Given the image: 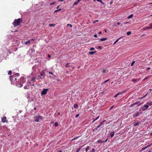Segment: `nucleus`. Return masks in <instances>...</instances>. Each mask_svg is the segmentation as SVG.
Masks as SVG:
<instances>
[{
    "mask_svg": "<svg viewBox=\"0 0 152 152\" xmlns=\"http://www.w3.org/2000/svg\"><path fill=\"white\" fill-rule=\"evenodd\" d=\"M25 81L26 80L24 77H21L18 80L16 86L18 87H21L23 86V84L25 83Z\"/></svg>",
    "mask_w": 152,
    "mask_h": 152,
    "instance_id": "nucleus-1",
    "label": "nucleus"
},
{
    "mask_svg": "<svg viewBox=\"0 0 152 152\" xmlns=\"http://www.w3.org/2000/svg\"><path fill=\"white\" fill-rule=\"evenodd\" d=\"M22 22V18H19L18 19H16L14 20L13 24L14 27H16L20 25V23Z\"/></svg>",
    "mask_w": 152,
    "mask_h": 152,
    "instance_id": "nucleus-2",
    "label": "nucleus"
},
{
    "mask_svg": "<svg viewBox=\"0 0 152 152\" xmlns=\"http://www.w3.org/2000/svg\"><path fill=\"white\" fill-rule=\"evenodd\" d=\"M16 75L10 76V81L13 84L16 85L17 82V78H16Z\"/></svg>",
    "mask_w": 152,
    "mask_h": 152,
    "instance_id": "nucleus-3",
    "label": "nucleus"
},
{
    "mask_svg": "<svg viewBox=\"0 0 152 152\" xmlns=\"http://www.w3.org/2000/svg\"><path fill=\"white\" fill-rule=\"evenodd\" d=\"M34 121L37 122L40 121L43 119V117L39 115H37L34 117Z\"/></svg>",
    "mask_w": 152,
    "mask_h": 152,
    "instance_id": "nucleus-4",
    "label": "nucleus"
},
{
    "mask_svg": "<svg viewBox=\"0 0 152 152\" xmlns=\"http://www.w3.org/2000/svg\"><path fill=\"white\" fill-rule=\"evenodd\" d=\"M40 75L41 76L40 77V78L42 79L45 77V73L43 71H42L40 73Z\"/></svg>",
    "mask_w": 152,
    "mask_h": 152,
    "instance_id": "nucleus-5",
    "label": "nucleus"
},
{
    "mask_svg": "<svg viewBox=\"0 0 152 152\" xmlns=\"http://www.w3.org/2000/svg\"><path fill=\"white\" fill-rule=\"evenodd\" d=\"M48 91V89H44L41 93L42 95H45L46 94L47 91Z\"/></svg>",
    "mask_w": 152,
    "mask_h": 152,
    "instance_id": "nucleus-6",
    "label": "nucleus"
},
{
    "mask_svg": "<svg viewBox=\"0 0 152 152\" xmlns=\"http://www.w3.org/2000/svg\"><path fill=\"white\" fill-rule=\"evenodd\" d=\"M149 107V106H148V105L145 104L142 107V110L144 111L146 110Z\"/></svg>",
    "mask_w": 152,
    "mask_h": 152,
    "instance_id": "nucleus-7",
    "label": "nucleus"
},
{
    "mask_svg": "<svg viewBox=\"0 0 152 152\" xmlns=\"http://www.w3.org/2000/svg\"><path fill=\"white\" fill-rule=\"evenodd\" d=\"M3 123H5L7 121V118L6 117H4L1 119Z\"/></svg>",
    "mask_w": 152,
    "mask_h": 152,
    "instance_id": "nucleus-8",
    "label": "nucleus"
},
{
    "mask_svg": "<svg viewBox=\"0 0 152 152\" xmlns=\"http://www.w3.org/2000/svg\"><path fill=\"white\" fill-rule=\"evenodd\" d=\"M152 145V143L146 146H145L143 148H142V150H145V149H147L148 147H149L150 146H151Z\"/></svg>",
    "mask_w": 152,
    "mask_h": 152,
    "instance_id": "nucleus-9",
    "label": "nucleus"
},
{
    "mask_svg": "<svg viewBox=\"0 0 152 152\" xmlns=\"http://www.w3.org/2000/svg\"><path fill=\"white\" fill-rule=\"evenodd\" d=\"M141 113H140L139 112H137V113L133 115V117H137L139 115L141 114Z\"/></svg>",
    "mask_w": 152,
    "mask_h": 152,
    "instance_id": "nucleus-10",
    "label": "nucleus"
},
{
    "mask_svg": "<svg viewBox=\"0 0 152 152\" xmlns=\"http://www.w3.org/2000/svg\"><path fill=\"white\" fill-rule=\"evenodd\" d=\"M84 146V145H83L82 146H81L79 148H78L77 149V150L76 152H79L80 150Z\"/></svg>",
    "mask_w": 152,
    "mask_h": 152,
    "instance_id": "nucleus-11",
    "label": "nucleus"
},
{
    "mask_svg": "<svg viewBox=\"0 0 152 152\" xmlns=\"http://www.w3.org/2000/svg\"><path fill=\"white\" fill-rule=\"evenodd\" d=\"M115 132H111L110 133V135L111 137H113L114 134Z\"/></svg>",
    "mask_w": 152,
    "mask_h": 152,
    "instance_id": "nucleus-12",
    "label": "nucleus"
},
{
    "mask_svg": "<svg viewBox=\"0 0 152 152\" xmlns=\"http://www.w3.org/2000/svg\"><path fill=\"white\" fill-rule=\"evenodd\" d=\"M105 121V120H103L102 122L100 123L99 126H97V128H99L103 124V123Z\"/></svg>",
    "mask_w": 152,
    "mask_h": 152,
    "instance_id": "nucleus-13",
    "label": "nucleus"
},
{
    "mask_svg": "<svg viewBox=\"0 0 152 152\" xmlns=\"http://www.w3.org/2000/svg\"><path fill=\"white\" fill-rule=\"evenodd\" d=\"M134 126H137L139 124V122L138 121L136 122H134Z\"/></svg>",
    "mask_w": 152,
    "mask_h": 152,
    "instance_id": "nucleus-14",
    "label": "nucleus"
},
{
    "mask_svg": "<svg viewBox=\"0 0 152 152\" xmlns=\"http://www.w3.org/2000/svg\"><path fill=\"white\" fill-rule=\"evenodd\" d=\"M71 63H67L65 65V67L66 68H68L69 66H71Z\"/></svg>",
    "mask_w": 152,
    "mask_h": 152,
    "instance_id": "nucleus-15",
    "label": "nucleus"
},
{
    "mask_svg": "<svg viewBox=\"0 0 152 152\" xmlns=\"http://www.w3.org/2000/svg\"><path fill=\"white\" fill-rule=\"evenodd\" d=\"M122 37H119V38H118L115 42H114V43H113V45H114L118 41V40L121 38H122Z\"/></svg>",
    "mask_w": 152,
    "mask_h": 152,
    "instance_id": "nucleus-16",
    "label": "nucleus"
},
{
    "mask_svg": "<svg viewBox=\"0 0 152 152\" xmlns=\"http://www.w3.org/2000/svg\"><path fill=\"white\" fill-rule=\"evenodd\" d=\"M146 104L148 105V106H151L152 105V102H147L146 103Z\"/></svg>",
    "mask_w": 152,
    "mask_h": 152,
    "instance_id": "nucleus-17",
    "label": "nucleus"
},
{
    "mask_svg": "<svg viewBox=\"0 0 152 152\" xmlns=\"http://www.w3.org/2000/svg\"><path fill=\"white\" fill-rule=\"evenodd\" d=\"M139 102H135V103H134L132 104L131 105V107H133V106H134L135 104H137Z\"/></svg>",
    "mask_w": 152,
    "mask_h": 152,
    "instance_id": "nucleus-18",
    "label": "nucleus"
},
{
    "mask_svg": "<svg viewBox=\"0 0 152 152\" xmlns=\"http://www.w3.org/2000/svg\"><path fill=\"white\" fill-rule=\"evenodd\" d=\"M96 53V51H91L89 53V54L90 55H93L94 53Z\"/></svg>",
    "mask_w": 152,
    "mask_h": 152,
    "instance_id": "nucleus-19",
    "label": "nucleus"
},
{
    "mask_svg": "<svg viewBox=\"0 0 152 152\" xmlns=\"http://www.w3.org/2000/svg\"><path fill=\"white\" fill-rule=\"evenodd\" d=\"M107 39V38H102L100 39V40L101 41H104L106 40Z\"/></svg>",
    "mask_w": 152,
    "mask_h": 152,
    "instance_id": "nucleus-20",
    "label": "nucleus"
},
{
    "mask_svg": "<svg viewBox=\"0 0 152 152\" xmlns=\"http://www.w3.org/2000/svg\"><path fill=\"white\" fill-rule=\"evenodd\" d=\"M73 107L75 108H77L78 107V105L77 104H75Z\"/></svg>",
    "mask_w": 152,
    "mask_h": 152,
    "instance_id": "nucleus-21",
    "label": "nucleus"
},
{
    "mask_svg": "<svg viewBox=\"0 0 152 152\" xmlns=\"http://www.w3.org/2000/svg\"><path fill=\"white\" fill-rule=\"evenodd\" d=\"M137 80H138V81L139 80H138L137 79L133 78L132 80V81H133L134 82L137 81Z\"/></svg>",
    "mask_w": 152,
    "mask_h": 152,
    "instance_id": "nucleus-22",
    "label": "nucleus"
},
{
    "mask_svg": "<svg viewBox=\"0 0 152 152\" xmlns=\"http://www.w3.org/2000/svg\"><path fill=\"white\" fill-rule=\"evenodd\" d=\"M79 2H78V1L77 0L74 3V4H73V5H77L78 3Z\"/></svg>",
    "mask_w": 152,
    "mask_h": 152,
    "instance_id": "nucleus-23",
    "label": "nucleus"
},
{
    "mask_svg": "<svg viewBox=\"0 0 152 152\" xmlns=\"http://www.w3.org/2000/svg\"><path fill=\"white\" fill-rule=\"evenodd\" d=\"M31 81L33 83H34L36 82V81L34 78H32L31 79Z\"/></svg>",
    "mask_w": 152,
    "mask_h": 152,
    "instance_id": "nucleus-24",
    "label": "nucleus"
},
{
    "mask_svg": "<svg viewBox=\"0 0 152 152\" xmlns=\"http://www.w3.org/2000/svg\"><path fill=\"white\" fill-rule=\"evenodd\" d=\"M90 147L89 146H88L87 148H86L85 150L86 152H87L88 151Z\"/></svg>",
    "mask_w": 152,
    "mask_h": 152,
    "instance_id": "nucleus-25",
    "label": "nucleus"
},
{
    "mask_svg": "<svg viewBox=\"0 0 152 152\" xmlns=\"http://www.w3.org/2000/svg\"><path fill=\"white\" fill-rule=\"evenodd\" d=\"M97 142L99 143H102L104 142L102 141L101 140H98Z\"/></svg>",
    "mask_w": 152,
    "mask_h": 152,
    "instance_id": "nucleus-26",
    "label": "nucleus"
},
{
    "mask_svg": "<svg viewBox=\"0 0 152 152\" xmlns=\"http://www.w3.org/2000/svg\"><path fill=\"white\" fill-rule=\"evenodd\" d=\"M49 26L50 27H54L55 26V24H49Z\"/></svg>",
    "mask_w": 152,
    "mask_h": 152,
    "instance_id": "nucleus-27",
    "label": "nucleus"
},
{
    "mask_svg": "<svg viewBox=\"0 0 152 152\" xmlns=\"http://www.w3.org/2000/svg\"><path fill=\"white\" fill-rule=\"evenodd\" d=\"M133 15L132 14H131V15H130L127 18H128V19H129L130 18H131L133 17Z\"/></svg>",
    "mask_w": 152,
    "mask_h": 152,
    "instance_id": "nucleus-28",
    "label": "nucleus"
},
{
    "mask_svg": "<svg viewBox=\"0 0 152 152\" xmlns=\"http://www.w3.org/2000/svg\"><path fill=\"white\" fill-rule=\"evenodd\" d=\"M143 29L144 30H146V29H151V28H150L148 26V27H146L145 28H143Z\"/></svg>",
    "mask_w": 152,
    "mask_h": 152,
    "instance_id": "nucleus-29",
    "label": "nucleus"
},
{
    "mask_svg": "<svg viewBox=\"0 0 152 152\" xmlns=\"http://www.w3.org/2000/svg\"><path fill=\"white\" fill-rule=\"evenodd\" d=\"M30 42V41L29 40L28 41L24 43V44L27 45L28 43H29Z\"/></svg>",
    "mask_w": 152,
    "mask_h": 152,
    "instance_id": "nucleus-30",
    "label": "nucleus"
},
{
    "mask_svg": "<svg viewBox=\"0 0 152 152\" xmlns=\"http://www.w3.org/2000/svg\"><path fill=\"white\" fill-rule=\"evenodd\" d=\"M80 136H77V137H75L74 138H73L72 139V140H76V139H77L79 137H80Z\"/></svg>",
    "mask_w": 152,
    "mask_h": 152,
    "instance_id": "nucleus-31",
    "label": "nucleus"
},
{
    "mask_svg": "<svg viewBox=\"0 0 152 152\" xmlns=\"http://www.w3.org/2000/svg\"><path fill=\"white\" fill-rule=\"evenodd\" d=\"M149 76H148L147 77H145L144 79H143V80H142L143 81H145V80H146V79H147L148 78H149Z\"/></svg>",
    "mask_w": 152,
    "mask_h": 152,
    "instance_id": "nucleus-32",
    "label": "nucleus"
},
{
    "mask_svg": "<svg viewBox=\"0 0 152 152\" xmlns=\"http://www.w3.org/2000/svg\"><path fill=\"white\" fill-rule=\"evenodd\" d=\"M131 34V32L130 31L127 32L126 33V34L127 35H129Z\"/></svg>",
    "mask_w": 152,
    "mask_h": 152,
    "instance_id": "nucleus-33",
    "label": "nucleus"
},
{
    "mask_svg": "<svg viewBox=\"0 0 152 152\" xmlns=\"http://www.w3.org/2000/svg\"><path fill=\"white\" fill-rule=\"evenodd\" d=\"M97 1L101 2L102 4H104V3L102 2V0H96Z\"/></svg>",
    "mask_w": 152,
    "mask_h": 152,
    "instance_id": "nucleus-34",
    "label": "nucleus"
},
{
    "mask_svg": "<svg viewBox=\"0 0 152 152\" xmlns=\"http://www.w3.org/2000/svg\"><path fill=\"white\" fill-rule=\"evenodd\" d=\"M12 73V71L11 70H9L8 72V74L11 75Z\"/></svg>",
    "mask_w": 152,
    "mask_h": 152,
    "instance_id": "nucleus-35",
    "label": "nucleus"
},
{
    "mask_svg": "<svg viewBox=\"0 0 152 152\" xmlns=\"http://www.w3.org/2000/svg\"><path fill=\"white\" fill-rule=\"evenodd\" d=\"M121 94V93H117V94H115V96L114 97H117V96L118 95Z\"/></svg>",
    "mask_w": 152,
    "mask_h": 152,
    "instance_id": "nucleus-36",
    "label": "nucleus"
},
{
    "mask_svg": "<svg viewBox=\"0 0 152 152\" xmlns=\"http://www.w3.org/2000/svg\"><path fill=\"white\" fill-rule=\"evenodd\" d=\"M58 125V124L57 122H56L55 123L54 126L56 127H57Z\"/></svg>",
    "mask_w": 152,
    "mask_h": 152,
    "instance_id": "nucleus-37",
    "label": "nucleus"
},
{
    "mask_svg": "<svg viewBox=\"0 0 152 152\" xmlns=\"http://www.w3.org/2000/svg\"><path fill=\"white\" fill-rule=\"evenodd\" d=\"M107 71L106 69H103L102 70V71H101V72H102V73H104L106 72V71Z\"/></svg>",
    "mask_w": 152,
    "mask_h": 152,
    "instance_id": "nucleus-38",
    "label": "nucleus"
},
{
    "mask_svg": "<svg viewBox=\"0 0 152 152\" xmlns=\"http://www.w3.org/2000/svg\"><path fill=\"white\" fill-rule=\"evenodd\" d=\"M61 10V9H59L58 10H56L54 11V13L56 12H58V11H60Z\"/></svg>",
    "mask_w": 152,
    "mask_h": 152,
    "instance_id": "nucleus-39",
    "label": "nucleus"
},
{
    "mask_svg": "<svg viewBox=\"0 0 152 152\" xmlns=\"http://www.w3.org/2000/svg\"><path fill=\"white\" fill-rule=\"evenodd\" d=\"M24 89H29V88H28L27 86H25L24 87Z\"/></svg>",
    "mask_w": 152,
    "mask_h": 152,
    "instance_id": "nucleus-40",
    "label": "nucleus"
},
{
    "mask_svg": "<svg viewBox=\"0 0 152 152\" xmlns=\"http://www.w3.org/2000/svg\"><path fill=\"white\" fill-rule=\"evenodd\" d=\"M147 93L145 95H144V96H142V97H141V99H143V98H145L147 96Z\"/></svg>",
    "mask_w": 152,
    "mask_h": 152,
    "instance_id": "nucleus-41",
    "label": "nucleus"
},
{
    "mask_svg": "<svg viewBox=\"0 0 152 152\" xmlns=\"http://www.w3.org/2000/svg\"><path fill=\"white\" fill-rule=\"evenodd\" d=\"M67 26H70V27H72V25L71 24H68L67 25Z\"/></svg>",
    "mask_w": 152,
    "mask_h": 152,
    "instance_id": "nucleus-42",
    "label": "nucleus"
},
{
    "mask_svg": "<svg viewBox=\"0 0 152 152\" xmlns=\"http://www.w3.org/2000/svg\"><path fill=\"white\" fill-rule=\"evenodd\" d=\"M99 117V116H98L95 119V120H97Z\"/></svg>",
    "mask_w": 152,
    "mask_h": 152,
    "instance_id": "nucleus-43",
    "label": "nucleus"
},
{
    "mask_svg": "<svg viewBox=\"0 0 152 152\" xmlns=\"http://www.w3.org/2000/svg\"><path fill=\"white\" fill-rule=\"evenodd\" d=\"M49 74H51L53 75H54L52 72H49Z\"/></svg>",
    "mask_w": 152,
    "mask_h": 152,
    "instance_id": "nucleus-44",
    "label": "nucleus"
},
{
    "mask_svg": "<svg viewBox=\"0 0 152 152\" xmlns=\"http://www.w3.org/2000/svg\"><path fill=\"white\" fill-rule=\"evenodd\" d=\"M135 63V62L134 61H133L132 63V64H131V66H132L133 64H134V63Z\"/></svg>",
    "mask_w": 152,
    "mask_h": 152,
    "instance_id": "nucleus-45",
    "label": "nucleus"
},
{
    "mask_svg": "<svg viewBox=\"0 0 152 152\" xmlns=\"http://www.w3.org/2000/svg\"><path fill=\"white\" fill-rule=\"evenodd\" d=\"M95 150L94 149V148H93L92 150V151L91 152H95Z\"/></svg>",
    "mask_w": 152,
    "mask_h": 152,
    "instance_id": "nucleus-46",
    "label": "nucleus"
},
{
    "mask_svg": "<svg viewBox=\"0 0 152 152\" xmlns=\"http://www.w3.org/2000/svg\"><path fill=\"white\" fill-rule=\"evenodd\" d=\"M110 80L109 79H108L106 80H105L104 82V83H105L107 82L108 81Z\"/></svg>",
    "mask_w": 152,
    "mask_h": 152,
    "instance_id": "nucleus-47",
    "label": "nucleus"
},
{
    "mask_svg": "<svg viewBox=\"0 0 152 152\" xmlns=\"http://www.w3.org/2000/svg\"><path fill=\"white\" fill-rule=\"evenodd\" d=\"M149 27L150 28H151V29L152 28V23L151 24Z\"/></svg>",
    "mask_w": 152,
    "mask_h": 152,
    "instance_id": "nucleus-48",
    "label": "nucleus"
},
{
    "mask_svg": "<svg viewBox=\"0 0 152 152\" xmlns=\"http://www.w3.org/2000/svg\"><path fill=\"white\" fill-rule=\"evenodd\" d=\"M98 20H96L95 21H93V23H96V22H98Z\"/></svg>",
    "mask_w": 152,
    "mask_h": 152,
    "instance_id": "nucleus-49",
    "label": "nucleus"
},
{
    "mask_svg": "<svg viewBox=\"0 0 152 152\" xmlns=\"http://www.w3.org/2000/svg\"><path fill=\"white\" fill-rule=\"evenodd\" d=\"M94 48H91L90 49V50H94Z\"/></svg>",
    "mask_w": 152,
    "mask_h": 152,
    "instance_id": "nucleus-50",
    "label": "nucleus"
},
{
    "mask_svg": "<svg viewBox=\"0 0 152 152\" xmlns=\"http://www.w3.org/2000/svg\"><path fill=\"white\" fill-rule=\"evenodd\" d=\"M79 116V114H77L76 115H75V118H77L78 117V116Z\"/></svg>",
    "mask_w": 152,
    "mask_h": 152,
    "instance_id": "nucleus-51",
    "label": "nucleus"
},
{
    "mask_svg": "<svg viewBox=\"0 0 152 152\" xmlns=\"http://www.w3.org/2000/svg\"><path fill=\"white\" fill-rule=\"evenodd\" d=\"M98 47V48L100 49H102V47L101 46H99Z\"/></svg>",
    "mask_w": 152,
    "mask_h": 152,
    "instance_id": "nucleus-52",
    "label": "nucleus"
},
{
    "mask_svg": "<svg viewBox=\"0 0 152 152\" xmlns=\"http://www.w3.org/2000/svg\"><path fill=\"white\" fill-rule=\"evenodd\" d=\"M94 37H97V34H96L94 35Z\"/></svg>",
    "mask_w": 152,
    "mask_h": 152,
    "instance_id": "nucleus-53",
    "label": "nucleus"
},
{
    "mask_svg": "<svg viewBox=\"0 0 152 152\" xmlns=\"http://www.w3.org/2000/svg\"><path fill=\"white\" fill-rule=\"evenodd\" d=\"M113 106H112V107H111L110 108V110H111V109H112L113 108Z\"/></svg>",
    "mask_w": 152,
    "mask_h": 152,
    "instance_id": "nucleus-54",
    "label": "nucleus"
},
{
    "mask_svg": "<svg viewBox=\"0 0 152 152\" xmlns=\"http://www.w3.org/2000/svg\"><path fill=\"white\" fill-rule=\"evenodd\" d=\"M150 69H151V68H150V67H148V68H147V70H150Z\"/></svg>",
    "mask_w": 152,
    "mask_h": 152,
    "instance_id": "nucleus-55",
    "label": "nucleus"
},
{
    "mask_svg": "<svg viewBox=\"0 0 152 152\" xmlns=\"http://www.w3.org/2000/svg\"><path fill=\"white\" fill-rule=\"evenodd\" d=\"M54 3H55V2H54L53 3H51L50 4V5H51L54 4Z\"/></svg>",
    "mask_w": 152,
    "mask_h": 152,
    "instance_id": "nucleus-56",
    "label": "nucleus"
},
{
    "mask_svg": "<svg viewBox=\"0 0 152 152\" xmlns=\"http://www.w3.org/2000/svg\"><path fill=\"white\" fill-rule=\"evenodd\" d=\"M29 83V84H31V86H34V84H32L31 85V82H30Z\"/></svg>",
    "mask_w": 152,
    "mask_h": 152,
    "instance_id": "nucleus-57",
    "label": "nucleus"
},
{
    "mask_svg": "<svg viewBox=\"0 0 152 152\" xmlns=\"http://www.w3.org/2000/svg\"><path fill=\"white\" fill-rule=\"evenodd\" d=\"M59 1H63L64 0H58Z\"/></svg>",
    "mask_w": 152,
    "mask_h": 152,
    "instance_id": "nucleus-58",
    "label": "nucleus"
},
{
    "mask_svg": "<svg viewBox=\"0 0 152 152\" xmlns=\"http://www.w3.org/2000/svg\"><path fill=\"white\" fill-rule=\"evenodd\" d=\"M120 23L119 22H118L117 23V24L118 25H120Z\"/></svg>",
    "mask_w": 152,
    "mask_h": 152,
    "instance_id": "nucleus-59",
    "label": "nucleus"
},
{
    "mask_svg": "<svg viewBox=\"0 0 152 152\" xmlns=\"http://www.w3.org/2000/svg\"><path fill=\"white\" fill-rule=\"evenodd\" d=\"M102 33V32L101 31H99V34H101Z\"/></svg>",
    "mask_w": 152,
    "mask_h": 152,
    "instance_id": "nucleus-60",
    "label": "nucleus"
},
{
    "mask_svg": "<svg viewBox=\"0 0 152 152\" xmlns=\"http://www.w3.org/2000/svg\"><path fill=\"white\" fill-rule=\"evenodd\" d=\"M96 121V120H95L94 119L92 121V123H94V122L95 121Z\"/></svg>",
    "mask_w": 152,
    "mask_h": 152,
    "instance_id": "nucleus-61",
    "label": "nucleus"
},
{
    "mask_svg": "<svg viewBox=\"0 0 152 152\" xmlns=\"http://www.w3.org/2000/svg\"><path fill=\"white\" fill-rule=\"evenodd\" d=\"M97 128H97H94V130H97V128Z\"/></svg>",
    "mask_w": 152,
    "mask_h": 152,
    "instance_id": "nucleus-62",
    "label": "nucleus"
},
{
    "mask_svg": "<svg viewBox=\"0 0 152 152\" xmlns=\"http://www.w3.org/2000/svg\"><path fill=\"white\" fill-rule=\"evenodd\" d=\"M48 57L50 58V55H49V54H48Z\"/></svg>",
    "mask_w": 152,
    "mask_h": 152,
    "instance_id": "nucleus-63",
    "label": "nucleus"
},
{
    "mask_svg": "<svg viewBox=\"0 0 152 152\" xmlns=\"http://www.w3.org/2000/svg\"><path fill=\"white\" fill-rule=\"evenodd\" d=\"M34 40H35V39H31V40H32V41H34Z\"/></svg>",
    "mask_w": 152,
    "mask_h": 152,
    "instance_id": "nucleus-64",
    "label": "nucleus"
}]
</instances>
